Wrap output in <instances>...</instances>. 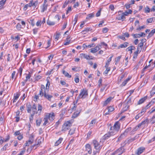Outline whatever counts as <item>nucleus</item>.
<instances>
[{"label": "nucleus", "instance_id": "30", "mask_svg": "<svg viewBox=\"0 0 155 155\" xmlns=\"http://www.w3.org/2000/svg\"><path fill=\"white\" fill-rule=\"evenodd\" d=\"M48 119L45 116L43 119V120L44 121V122L43 124V125L45 126L48 123Z\"/></svg>", "mask_w": 155, "mask_h": 155}, {"label": "nucleus", "instance_id": "41", "mask_svg": "<svg viewBox=\"0 0 155 155\" xmlns=\"http://www.w3.org/2000/svg\"><path fill=\"white\" fill-rule=\"evenodd\" d=\"M38 1H35L33 3V1L32 2V6L36 8L38 5Z\"/></svg>", "mask_w": 155, "mask_h": 155}, {"label": "nucleus", "instance_id": "17", "mask_svg": "<svg viewBox=\"0 0 155 155\" xmlns=\"http://www.w3.org/2000/svg\"><path fill=\"white\" fill-rule=\"evenodd\" d=\"M145 35V34L143 32H141V34H135L133 35V36L134 38H140L142 37L143 36H144Z\"/></svg>", "mask_w": 155, "mask_h": 155}, {"label": "nucleus", "instance_id": "4", "mask_svg": "<svg viewBox=\"0 0 155 155\" xmlns=\"http://www.w3.org/2000/svg\"><path fill=\"white\" fill-rule=\"evenodd\" d=\"M48 91H47L46 88H45V86L43 85H41V89L39 91V93L38 95L39 96L41 97L44 96L45 94H47V92Z\"/></svg>", "mask_w": 155, "mask_h": 155}, {"label": "nucleus", "instance_id": "20", "mask_svg": "<svg viewBox=\"0 0 155 155\" xmlns=\"http://www.w3.org/2000/svg\"><path fill=\"white\" fill-rule=\"evenodd\" d=\"M32 1H33V0H31L30 1V3H29L28 4H26L24 6V7L23 8V9L24 10H25V11L26 10L28 7H31L32 6Z\"/></svg>", "mask_w": 155, "mask_h": 155}, {"label": "nucleus", "instance_id": "38", "mask_svg": "<svg viewBox=\"0 0 155 155\" xmlns=\"http://www.w3.org/2000/svg\"><path fill=\"white\" fill-rule=\"evenodd\" d=\"M63 74L65 77L71 78V75H69V74L66 71H63Z\"/></svg>", "mask_w": 155, "mask_h": 155}, {"label": "nucleus", "instance_id": "39", "mask_svg": "<svg viewBox=\"0 0 155 155\" xmlns=\"http://www.w3.org/2000/svg\"><path fill=\"white\" fill-rule=\"evenodd\" d=\"M6 0H2L0 1V7H2L5 4Z\"/></svg>", "mask_w": 155, "mask_h": 155}, {"label": "nucleus", "instance_id": "2", "mask_svg": "<svg viewBox=\"0 0 155 155\" xmlns=\"http://www.w3.org/2000/svg\"><path fill=\"white\" fill-rule=\"evenodd\" d=\"M72 123V120L65 121L62 126L61 131L65 132L69 129L70 127L71 126Z\"/></svg>", "mask_w": 155, "mask_h": 155}, {"label": "nucleus", "instance_id": "64", "mask_svg": "<svg viewBox=\"0 0 155 155\" xmlns=\"http://www.w3.org/2000/svg\"><path fill=\"white\" fill-rule=\"evenodd\" d=\"M22 71V68L21 67L19 68V70H18V72L20 73V76H21V75Z\"/></svg>", "mask_w": 155, "mask_h": 155}, {"label": "nucleus", "instance_id": "23", "mask_svg": "<svg viewBox=\"0 0 155 155\" xmlns=\"http://www.w3.org/2000/svg\"><path fill=\"white\" fill-rule=\"evenodd\" d=\"M113 57V55L111 54L110 57L107 60V62L106 63V64L105 65V68H107L108 67V65L110 64V62L111 61V58Z\"/></svg>", "mask_w": 155, "mask_h": 155}, {"label": "nucleus", "instance_id": "13", "mask_svg": "<svg viewBox=\"0 0 155 155\" xmlns=\"http://www.w3.org/2000/svg\"><path fill=\"white\" fill-rule=\"evenodd\" d=\"M145 148L144 147H142L138 148L137 150V152L136 153L137 155H139L142 153L144 150H145Z\"/></svg>", "mask_w": 155, "mask_h": 155}, {"label": "nucleus", "instance_id": "59", "mask_svg": "<svg viewBox=\"0 0 155 155\" xmlns=\"http://www.w3.org/2000/svg\"><path fill=\"white\" fill-rule=\"evenodd\" d=\"M154 18H150L147 19V21L148 23H151L153 20V19Z\"/></svg>", "mask_w": 155, "mask_h": 155}, {"label": "nucleus", "instance_id": "22", "mask_svg": "<svg viewBox=\"0 0 155 155\" xmlns=\"http://www.w3.org/2000/svg\"><path fill=\"white\" fill-rule=\"evenodd\" d=\"M41 141L40 139H38V143L37 144H34L33 146H31V150H32L34 148V147L35 148L34 149H36L37 147H36V146H37L38 145H40L41 143Z\"/></svg>", "mask_w": 155, "mask_h": 155}, {"label": "nucleus", "instance_id": "28", "mask_svg": "<svg viewBox=\"0 0 155 155\" xmlns=\"http://www.w3.org/2000/svg\"><path fill=\"white\" fill-rule=\"evenodd\" d=\"M95 44H91L89 45H86L85 44H83V47L85 48H91L92 47H93L95 46Z\"/></svg>", "mask_w": 155, "mask_h": 155}, {"label": "nucleus", "instance_id": "44", "mask_svg": "<svg viewBox=\"0 0 155 155\" xmlns=\"http://www.w3.org/2000/svg\"><path fill=\"white\" fill-rule=\"evenodd\" d=\"M60 35L61 34L60 33L56 32V35L55 36V40L57 41Z\"/></svg>", "mask_w": 155, "mask_h": 155}, {"label": "nucleus", "instance_id": "10", "mask_svg": "<svg viewBox=\"0 0 155 155\" xmlns=\"http://www.w3.org/2000/svg\"><path fill=\"white\" fill-rule=\"evenodd\" d=\"M131 129V127H129L126 129L124 132L121 134L120 136V138H123L125 137L127 135L128 132L130 131Z\"/></svg>", "mask_w": 155, "mask_h": 155}, {"label": "nucleus", "instance_id": "15", "mask_svg": "<svg viewBox=\"0 0 155 155\" xmlns=\"http://www.w3.org/2000/svg\"><path fill=\"white\" fill-rule=\"evenodd\" d=\"M31 110L32 114H35V113H38V112H37V107L35 104H34L32 107Z\"/></svg>", "mask_w": 155, "mask_h": 155}, {"label": "nucleus", "instance_id": "34", "mask_svg": "<svg viewBox=\"0 0 155 155\" xmlns=\"http://www.w3.org/2000/svg\"><path fill=\"white\" fill-rule=\"evenodd\" d=\"M80 114V112H78V111H76L74 112L73 115L72 116V117L73 118H76L77 117H78Z\"/></svg>", "mask_w": 155, "mask_h": 155}, {"label": "nucleus", "instance_id": "62", "mask_svg": "<svg viewBox=\"0 0 155 155\" xmlns=\"http://www.w3.org/2000/svg\"><path fill=\"white\" fill-rule=\"evenodd\" d=\"M138 53L137 52H135L134 53V55L133 56V58H136L138 55Z\"/></svg>", "mask_w": 155, "mask_h": 155}, {"label": "nucleus", "instance_id": "42", "mask_svg": "<svg viewBox=\"0 0 155 155\" xmlns=\"http://www.w3.org/2000/svg\"><path fill=\"white\" fill-rule=\"evenodd\" d=\"M70 42H71V40H70L69 39V38H68V37L67 38H66V42H65L64 44V45H68L70 43Z\"/></svg>", "mask_w": 155, "mask_h": 155}, {"label": "nucleus", "instance_id": "63", "mask_svg": "<svg viewBox=\"0 0 155 155\" xmlns=\"http://www.w3.org/2000/svg\"><path fill=\"white\" fill-rule=\"evenodd\" d=\"M121 57V55L118 56L115 59V61H117V62H118L120 61V60Z\"/></svg>", "mask_w": 155, "mask_h": 155}, {"label": "nucleus", "instance_id": "16", "mask_svg": "<svg viewBox=\"0 0 155 155\" xmlns=\"http://www.w3.org/2000/svg\"><path fill=\"white\" fill-rule=\"evenodd\" d=\"M47 4L44 3L43 5L41 7V12H43L45 11L47 9Z\"/></svg>", "mask_w": 155, "mask_h": 155}, {"label": "nucleus", "instance_id": "19", "mask_svg": "<svg viewBox=\"0 0 155 155\" xmlns=\"http://www.w3.org/2000/svg\"><path fill=\"white\" fill-rule=\"evenodd\" d=\"M124 152V148L122 147L118 149L116 151V153H118L117 155H121Z\"/></svg>", "mask_w": 155, "mask_h": 155}, {"label": "nucleus", "instance_id": "18", "mask_svg": "<svg viewBox=\"0 0 155 155\" xmlns=\"http://www.w3.org/2000/svg\"><path fill=\"white\" fill-rule=\"evenodd\" d=\"M44 96L45 98L49 101H51V99L53 97L52 95L48 94H45Z\"/></svg>", "mask_w": 155, "mask_h": 155}, {"label": "nucleus", "instance_id": "31", "mask_svg": "<svg viewBox=\"0 0 155 155\" xmlns=\"http://www.w3.org/2000/svg\"><path fill=\"white\" fill-rule=\"evenodd\" d=\"M19 94H16V95H15L14 97V99L13 100V102L15 103L16 102V101L18 99L19 97Z\"/></svg>", "mask_w": 155, "mask_h": 155}, {"label": "nucleus", "instance_id": "35", "mask_svg": "<svg viewBox=\"0 0 155 155\" xmlns=\"http://www.w3.org/2000/svg\"><path fill=\"white\" fill-rule=\"evenodd\" d=\"M42 108V106L40 104H38V110L37 112H38V113H40L41 112Z\"/></svg>", "mask_w": 155, "mask_h": 155}, {"label": "nucleus", "instance_id": "43", "mask_svg": "<svg viewBox=\"0 0 155 155\" xmlns=\"http://www.w3.org/2000/svg\"><path fill=\"white\" fill-rule=\"evenodd\" d=\"M107 109L108 112H111L114 110V108L110 106L108 107Z\"/></svg>", "mask_w": 155, "mask_h": 155}, {"label": "nucleus", "instance_id": "14", "mask_svg": "<svg viewBox=\"0 0 155 155\" xmlns=\"http://www.w3.org/2000/svg\"><path fill=\"white\" fill-rule=\"evenodd\" d=\"M85 147L87 151L89 154H91L92 152V150L91 145L89 144H87L85 145Z\"/></svg>", "mask_w": 155, "mask_h": 155}, {"label": "nucleus", "instance_id": "58", "mask_svg": "<svg viewBox=\"0 0 155 155\" xmlns=\"http://www.w3.org/2000/svg\"><path fill=\"white\" fill-rule=\"evenodd\" d=\"M35 115L34 114H32L29 117L30 121L31 122L33 120V116Z\"/></svg>", "mask_w": 155, "mask_h": 155}, {"label": "nucleus", "instance_id": "5", "mask_svg": "<svg viewBox=\"0 0 155 155\" xmlns=\"http://www.w3.org/2000/svg\"><path fill=\"white\" fill-rule=\"evenodd\" d=\"M93 144L94 148L99 151L101 148V145H100V143L98 142L96 140H94L92 142Z\"/></svg>", "mask_w": 155, "mask_h": 155}, {"label": "nucleus", "instance_id": "55", "mask_svg": "<svg viewBox=\"0 0 155 155\" xmlns=\"http://www.w3.org/2000/svg\"><path fill=\"white\" fill-rule=\"evenodd\" d=\"M150 11V9L148 7H147L145 8V12L146 13H149Z\"/></svg>", "mask_w": 155, "mask_h": 155}, {"label": "nucleus", "instance_id": "25", "mask_svg": "<svg viewBox=\"0 0 155 155\" xmlns=\"http://www.w3.org/2000/svg\"><path fill=\"white\" fill-rule=\"evenodd\" d=\"M147 99V97H145L140 99L138 102L137 104L138 105L140 104L143 103Z\"/></svg>", "mask_w": 155, "mask_h": 155}, {"label": "nucleus", "instance_id": "49", "mask_svg": "<svg viewBox=\"0 0 155 155\" xmlns=\"http://www.w3.org/2000/svg\"><path fill=\"white\" fill-rule=\"evenodd\" d=\"M102 79L101 78L99 79L98 81V86L99 87L102 86Z\"/></svg>", "mask_w": 155, "mask_h": 155}, {"label": "nucleus", "instance_id": "12", "mask_svg": "<svg viewBox=\"0 0 155 155\" xmlns=\"http://www.w3.org/2000/svg\"><path fill=\"white\" fill-rule=\"evenodd\" d=\"M100 49L99 46H97L94 48H92L91 49L90 52L92 53H94L97 52V51Z\"/></svg>", "mask_w": 155, "mask_h": 155}, {"label": "nucleus", "instance_id": "27", "mask_svg": "<svg viewBox=\"0 0 155 155\" xmlns=\"http://www.w3.org/2000/svg\"><path fill=\"white\" fill-rule=\"evenodd\" d=\"M94 16V13H92L87 15L86 19L89 20Z\"/></svg>", "mask_w": 155, "mask_h": 155}, {"label": "nucleus", "instance_id": "24", "mask_svg": "<svg viewBox=\"0 0 155 155\" xmlns=\"http://www.w3.org/2000/svg\"><path fill=\"white\" fill-rule=\"evenodd\" d=\"M155 103V98L152 99L149 103L146 106L147 108H148Z\"/></svg>", "mask_w": 155, "mask_h": 155}, {"label": "nucleus", "instance_id": "56", "mask_svg": "<svg viewBox=\"0 0 155 155\" xmlns=\"http://www.w3.org/2000/svg\"><path fill=\"white\" fill-rule=\"evenodd\" d=\"M148 68V66H147L146 65V66L143 68L142 71V74H143V75H144L143 73L145 71V70L147 69Z\"/></svg>", "mask_w": 155, "mask_h": 155}, {"label": "nucleus", "instance_id": "36", "mask_svg": "<svg viewBox=\"0 0 155 155\" xmlns=\"http://www.w3.org/2000/svg\"><path fill=\"white\" fill-rule=\"evenodd\" d=\"M41 119L39 118L36 120V124L37 126H39L41 123Z\"/></svg>", "mask_w": 155, "mask_h": 155}, {"label": "nucleus", "instance_id": "37", "mask_svg": "<svg viewBox=\"0 0 155 155\" xmlns=\"http://www.w3.org/2000/svg\"><path fill=\"white\" fill-rule=\"evenodd\" d=\"M75 131V129H70L69 132L68 134L70 135H71L74 133Z\"/></svg>", "mask_w": 155, "mask_h": 155}, {"label": "nucleus", "instance_id": "60", "mask_svg": "<svg viewBox=\"0 0 155 155\" xmlns=\"http://www.w3.org/2000/svg\"><path fill=\"white\" fill-rule=\"evenodd\" d=\"M112 98L111 97H110L107 99L105 101V103L107 104L109 103L111 100Z\"/></svg>", "mask_w": 155, "mask_h": 155}, {"label": "nucleus", "instance_id": "53", "mask_svg": "<svg viewBox=\"0 0 155 155\" xmlns=\"http://www.w3.org/2000/svg\"><path fill=\"white\" fill-rule=\"evenodd\" d=\"M31 77V75L30 74H27V76L26 77V79L25 80V81H27L28 79H30Z\"/></svg>", "mask_w": 155, "mask_h": 155}, {"label": "nucleus", "instance_id": "7", "mask_svg": "<svg viewBox=\"0 0 155 155\" xmlns=\"http://www.w3.org/2000/svg\"><path fill=\"white\" fill-rule=\"evenodd\" d=\"M34 139V136L32 134H31L29 137L28 141H26V142L25 143V146H28L30 144H31V143H32L33 142Z\"/></svg>", "mask_w": 155, "mask_h": 155}, {"label": "nucleus", "instance_id": "8", "mask_svg": "<svg viewBox=\"0 0 155 155\" xmlns=\"http://www.w3.org/2000/svg\"><path fill=\"white\" fill-rule=\"evenodd\" d=\"M80 56L81 58H84L87 60L93 59V57L92 56L87 55L84 53L81 54H80Z\"/></svg>", "mask_w": 155, "mask_h": 155}, {"label": "nucleus", "instance_id": "61", "mask_svg": "<svg viewBox=\"0 0 155 155\" xmlns=\"http://www.w3.org/2000/svg\"><path fill=\"white\" fill-rule=\"evenodd\" d=\"M21 25L19 23H18L16 25V28L18 30H20L21 28Z\"/></svg>", "mask_w": 155, "mask_h": 155}, {"label": "nucleus", "instance_id": "46", "mask_svg": "<svg viewBox=\"0 0 155 155\" xmlns=\"http://www.w3.org/2000/svg\"><path fill=\"white\" fill-rule=\"evenodd\" d=\"M155 94V88H153L152 91L150 92V96L152 97L154 94Z\"/></svg>", "mask_w": 155, "mask_h": 155}, {"label": "nucleus", "instance_id": "48", "mask_svg": "<svg viewBox=\"0 0 155 155\" xmlns=\"http://www.w3.org/2000/svg\"><path fill=\"white\" fill-rule=\"evenodd\" d=\"M132 47H131V46H130L128 47L126 49V51H130L131 53L132 52V50H133V48H132Z\"/></svg>", "mask_w": 155, "mask_h": 155}, {"label": "nucleus", "instance_id": "33", "mask_svg": "<svg viewBox=\"0 0 155 155\" xmlns=\"http://www.w3.org/2000/svg\"><path fill=\"white\" fill-rule=\"evenodd\" d=\"M155 33V29H153L152 31L149 33L148 37L150 38L152 37Z\"/></svg>", "mask_w": 155, "mask_h": 155}, {"label": "nucleus", "instance_id": "29", "mask_svg": "<svg viewBox=\"0 0 155 155\" xmlns=\"http://www.w3.org/2000/svg\"><path fill=\"white\" fill-rule=\"evenodd\" d=\"M63 140V138H60L55 143V146H57L59 145Z\"/></svg>", "mask_w": 155, "mask_h": 155}, {"label": "nucleus", "instance_id": "11", "mask_svg": "<svg viewBox=\"0 0 155 155\" xmlns=\"http://www.w3.org/2000/svg\"><path fill=\"white\" fill-rule=\"evenodd\" d=\"M115 134L114 133H113V132L111 130H110L109 132H108L107 134H106L104 135V138L105 140L107 139L110 137L113 136Z\"/></svg>", "mask_w": 155, "mask_h": 155}, {"label": "nucleus", "instance_id": "32", "mask_svg": "<svg viewBox=\"0 0 155 155\" xmlns=\"http://www.w3.org/2000/svg\"><path fill=\"white\" fill-rule=\"evenodd\" d=\"M10 146L11 144H8V143L6 144L1 149L2 151H5L6 150L8 146Z\"/></svg>", "mask_w": 155, "mask_h": 155}, {"label": "nucleus", "instance_id": "1", "mask_svg": "<svg viewBox=\"0 0 155 155\" xmlns=\"http://www.w3.org/2000/svg\"><path fill=\"white\" fill-rule=\"evenodd\" d=\"M120 124L119 121L115 123L113 126L111 127L110 128V130L113 132L115 134L117 133L120 130Z\"/></svg>", "mask_w": 155, "mask_h": 155}, {"label": "nucleus", "instance_id": "9", "mask_svg": "<svg viewBox=\"0 0 155 155\" xmlns=\"http://www.w3.org/2000/svg\"><path fill=\"white\" fill-rule=\"evenodd\" d=\"M45 116L51 121H53L54 118V113L53 112L48 113Z\"/></svg>", "mask_w": 155, "mask_h": 155}, {"label": "nucleus", "instance_id": "3", "mask_svg": "<svg viewBox=\"0 0 155 155\" xmlns=\"http://www.w3.org/2000/svg\"><path fill=\"white\" fill-rule=\"evenodd\" d=\"M88 95L87 90L86 89H81V92L78 97L79 99L81 98L82 99L85 98Z\"/></svg>", "mask_w": 155, "mask_h": 155}, {"label": "nucleus", "instance_id": "57", "mask_svg": "<svg viewBox=\"0 0 155 155\" xmlns=\"http://www.w3.org/2000/svg\"><path fill=\"white\" fill-rule=\"evenodd\" d=\"M79 79L78 77L77 76L75 77L74 78V81L76 83H78L79 82Z\"/></svg>", "mask_w": 155, "mask_h": 155}, {"label": "nucleus", "instance_id": "47", "mask_svg": "<svg viewBox=\"0 0 155 155\" xmlns=\"http://www.w3.org/2000/svg\"><path fill=\"white\" fill-rule=\"evenodd\" d=\"M10 136L9 135H7L6 137V139L4 138L3 139H2L4 142H5L8 141L10 139Z\"/></svg>", "mask_w": 155, "mask_h": 155}, {"label": "nucleus", "instance_id": "21", "mask_svg": "<svg viewBox=\"0 0 155 155\" xmlns=\"http://www.w3.org/2000/svg\"><path fill=\"white\" fill-rule=\"evenodd\" d=\"M26 107L28 112L29 113H30L32 107L30 103L26 104Z\"/></svg>", "mask_w": 155, "mask_h": 155}, {"label": "nucleus", "instance_id": "54", "mask_svg": "<svg viewBox=\"0 0 155 155\" xmlns=\"http://www.w3.org/2000/svg\"><path fill=\"white\" fill-rule=\"evenodd\" d=\"M108 29L107 28H103L102 29L103 32L104 33H106L107 32Z\"/></svg>", "mask_w": 155, "mask_h": 155}, {"label": "nucleus", "instance_id": "26", "mask_svg": "<svg viewBox=\"0 0 155 155\" xmlns=\"http://www.w3.org/2000/svg\"><path fill=\"white\" fill-rule=\"evenodd\" d=\"M128 43L125 42L124 44H121L118 47V48L119 49L120 48H125L127 47L128 45Z\"/></svg>", "mask_w": 155, "mask_h": 155}, {"label": "nucleus", "instance_id": "6", "mask_svg": "<svg viewBox=\"0 0 155 155\" xmlns=\"http://www.w3.org/2000/svg\"><path fill=\"white\" fill-rule=\"evenodd\" d=\"M125 17L124 16L123 12L122 11H119L118 12V15L116 17V19L118 20H121L123 21L125 20Z\"/></svg>", "mask_w": 155, "mask_h": 155}, {"label": "nucleus", "instance_id": "52", "mask_svg": "<svg viewBox=\"0 0 155 155\" xmlns=\"http://www.w3.org/2000/svg\"><path fill=\"white\" fill-rule=\"evenodd\" d=\"M106 68V69L104 72V74H107L108 73V72L110 71V68H108V67Z\"/></svg>", "mask_w": 155, "mask_h": 155}, {"label": "nucleus", "instance_id": "50", "mask_svg": "<svg viewBox=\"0 0 155 155\" xmlns=\"http://www.w3.org/2000/svg\"><path fill=\"white\" fill-rule=\"evenodd\" d=\"M107 86V84H103V86L101 88V92H102L104 91V90L105 89L106 87Z\"/></svg>", "mask_w": 155, "mask_h": 155}, {"label": "nucleus", "instance_id": "40", "mask_svg": "<svg viewBox=\"0 0 155 155\" xmlns=\"http://www.w3.org/2000/svg\"><path fill=\"white\" fill-rule=\"evenodd\" d=\"M50 85V83L48 81H47V83L46 86V88L47 91H49V87Z\"/></svg>", "mask_w": 155, "mask_h": 155}, {"label": "nucleus", "instance_id": "51", "mask_svg": "<svg viewBox=\"0 0 155 155\" xmlns=\"http://www.w3.org/2000/svg\"><path fill=\"white\" fill-rule=\"evenodd\" d=\"M96 121L95 120H92L91 121V123L90 124V127L92 126L94 124H95V123H96Z\"/></svg>", "mask_w": 155, "mask_h": 155}, {"label": "nucleus", "instance_id": "45", "mask_svg": "<svg viewBox=\"0 0 155 155\" xmlns=\"http://www.w3.org/2000/svg\"><path fill=\"white\" fill-rule=\"evenodd\" d=\"M47 24L50 25H54L55 23V22L53 21H47Z\"/></svg>", "mask_w": 155, "mask_h": 155}]
</instances>
